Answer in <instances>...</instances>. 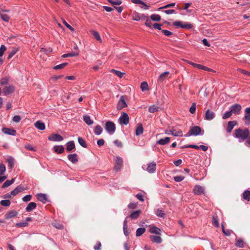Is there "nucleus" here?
Segmentation results:
<instances>
[{
    "instance_id": "29",
    "label": "nucleus",
    "mask_w": 250,
    "mask_h": 250,
    "mask_svg": "<svg viewBox=\"0 0 250 250\" xmlns=\"http://www.w3.org/2000/svg\"><path fill=\"white\" fill-rule=\"evenodd\" d=\"M37 205L34 202H30L27 206L25 210L27 212H30L36 208Z\"/></svg>"
},
{
    "instance_id": "61",
    "label": "nucleus",
    "mask_w": 250,
    "mask_h": 250,
    "mask_svg": "<svg viewBox=\"0 0 250 250\" xmlns=\"http://www.w3.org/2000/svg\"><path fill=\"white\" fill-rule=\"evenodd\" d=\"M27 225H28V223H27V222H25V221L22 222L18 223L16 224V226L17 227H19V228L25 227L27 226Z\"/></svg>"
},
{
    "instance_id": "28",
    "label": "nucleus",
    "mask_w": 250,
    "mask_h": 250,
    "mask_svg": "<svg viewBox=\"0 0 250 250\" xmlns=\"http://www.w3.org/2000/svg\"><path fill=\"white\" fill-rule=\"evenodd\" d=\"M6 161L8 163V167L10 169H12L14 165V158L12 156H8L6 159Z\"/></svg>"
},
{
    "instance_id": "21",
    "label": "nucleus",
    "mask_w": 250,
    "mask_h": 250,
    "mask_svg": "<svg viewBox=\"0 0 250 250\" xmlns=\"http://www.w3.org/2000/svg\"><path fill=\"white\" fill-rule=\"evenodd\" d=\"M144 131V128L142 124L139 123L137 125V126L135 130V135L136 136H140L143 134Z\"/></svg>"
},
{
    "instance_id": "39",
    "label": "nucleus",
    "mask_w": 250,
    "mask_h": 250,
    "mask_svg": "<svg viewBox=\"0 0 250 250\" xmlns=\"http://www.w3.org/2000/svg\"><path fill=\"white\" fill-rule=\"evenodd\" d=\"M160 108L155 105H152L148 107V111L150 113H154L159 110Z\"/></svg>"
},
{
    "instance_id": "40",
    "label": "nucleus",
    "mask_w": 250,
    "mask_h": 250,
    "mask_svg": "<svg viewBox=\"0 0 250 250\" xmlns=\"http://www.w3.org/2000/svg\"><path fill=\"white\" fill-rule=\"evenodd\" d=\"M235 245L238 248H242L244 246V242L242 239H239L236 240Z\"/></svg>"
},
{
    "instance_id": "25",
    "label": "nucleus",
    "mask_w": 250,
    "mask_h": 250,
    "mask_svg": "<svg viewBox=\"0 0 250 250\" xmlns=\"http://www.w3.org/2000/svg\"><path fill=\"white\" fill-rule=\"evenodd\" d=\"M24 188L23 187L21 186H19L11 192V194H12L13 196H15L20 192L24 190Z\"/></svg>"
},
{
    "instance_id": "49",
    "label": "nucleus",
    "mask_w": 250,
    "mask_h": 250,
    "mask_svg": "<svg viewBox=\"0 0 250 250\" xmlns=\"http://www.w3.org/2000/svg\"><path fill=\"white\" fill-rule=\"evenodd\" d=\"M68 64L67 62H64L57 65H55L53 67V69L55 70H59L63 68L65 66Z\"/></svg>"
},
{
    "instance_id": "2",
    "label": "nucleus",
    "mask_w": 250,
    "mask_h": 250,
    "mask_svg": "<svg viewBox=\"0 0 250 250\" xmlns=\"http://www.w3.org/2000/svg\"><path fill=\"white\" fill-rule=\"evenodd\" d=\"M204 134V131L202 130L201 128L199 126H193L190 127L189 131L185 135L186 137L191 136L203 135Z\"/></svg>"
},
{
    "instance_id": "62",
    "label": "nucleus",
    "mask_w": 250,
    "mask_h": 250,
    "mask_svg": "<svg viewBox=\"0 0 250 250\" xmlns=\"http://www.w3.org/2000/svg\"><path fill=\"white\" fill-rule=\"evenodd\" d=\"M32 199V195H30V194H27V195H26L25 196H24L23 198H22V200L24 202H28L29 201H30Z\"/></svg>"
},
{
    "instance_id": "52",
    "label": "nucleus",
    "mask_w": 250,
    "mask_h": 250,
    "mask_svg": "<svg viewBox=\"0 0 250 250\" xmlns=\"http://www.w3.org/2000/svg\"><path fill=\"white\" fill-rule=\"evenodd\" d=\"M0 204L3 207H8L10 206L11 202L9 200H3L0 202Z\"/></svg>"
},
{
    "instance_id": "20",
    "label": "nucleus",
    "mask_w": 250,
    "mask_h": 250,
    "mask_svg": "<svg viewBox=\"0 0 250 250\" xmlns=\"http://www.w3.org/2000/svg\"><path fill=\"white\" fill-rule=\"evenodd\" d=\"M237 124V123L236 121H229L226 129L227 132L230 133L234 126L236 125Z\"/></svg>"
},
{
    "instance_id": "23",
    "label": "nucleus",
    "mask_w": 250,
    "mask_h": 250,
    "mask_svg": "<svg viewBox=\"0 0 250 250\" xmlns=\"http://www.w3.org/2000/svg\"><path fill=\"white\" fill-rule=\"evenodd\" d=\"M150 239L153 243L156 244H160L162 242V239L159 236L150 235Z\"/></svg>"
},
{
    "instance_id": "44",
    "label": "nucleus",
    "mask_w": 250,
    "mask_h": 250,
    "mask_svg": "<svg viewBox=\"0 0 250 250\" xmlns=\"http://www.w3.org/2000/svg\"><path fill=\"white\" fill-rule=\"evenodd\" d=\"M150 19L153 21H159L161 20V16L158 14H154L151 15Z\"/></svg>"
},
{
    "instance_id": "7",
    "label": "nucleus",
    "mask_w": 250,
    "mask_h": 250,
    "mask_svg": "<svg viewBox=\"0 0 250 250\" xmlns=\"http://www.w3.org/2000/svg\"><path fill=\"white\" fill-rule=\"evenodd\" d=\"M165 133L167 135H172L175 137H182L183 136V132L181 130H179L176 131L175 130L173 129H166L165 131Z\"/></svg>"
},
{
    "instance_id": "1",
    "label": "nucleus",
    "mask_w": 250,
    "mask_h": 250,
    "mask_svg": "<svg viewBox=\"0 0 250 250\" xmlns=\"http://www.w3.org/2000/svg\"><path fill=\"white\" fill-rule=\"evenodd\" d=\"M250 131L248 129H244L238 128L236 129L234 134V136L238 139L239 142H242L246 140L249 135Z\"/></svg>"
},
{
    "instance_id": "30",
    "label": "nucleus",
    "mask_w": 250,
    "mask_h": 250,
    "mask_svg": "<svg viewBox=\"0 0 250 250\" xmlns=\"http://www.w3.org/2000/svg\"><path fill=\"white\" fill-rule=\"evenodd\" d=\"M18 214L17 211L12 210L8 212L5 215V218L9 219L12 217L16 216Z\"/></svg>"
},
{
    "instance_id": "45",
    "label": "nucleus",
    "mask_w": 250,
    "mask_h": 250,
    "mask_svg": "<svg viewBox=\"0 0 250 250\" xmlns=\"http://www.w3.org/2000/svg\"><path fill=\"white\" fill-rule=\"evenodd\" d=\"M107 1L113 6L120 5L122 3L121 0H107Z\"/></svg>"
},
{
    "instance_id": "35",
    "label": "nucleus",
    "mask_w": 250,
    "mask_h": 250,
    "mask_svg": "<svg viewBox=\"0 0 250 250\" xmlns=\"http://www.w3.org/2000/svg\"><path fill=\"white\" fill-rule=\"evenodd\" d=\"M140 213V210L133 211L131 213L130 215V217L131 219H136L139 216Z\"/></svg>"
},
{
    "instance_id": "60",
    "label": "nucleus",
    "mask_w": 250,
    "mask_h": 250,
    "mask_svg": "<svg viewBox=\"0 0 250 250\" xmlns=\"http://www.w3.org/2000/svg\"><path fill=\"white\" fill-rule=\"evenodd\" d=\"M6 170L5 165L1 163L0 164V175L3 174Z\"/></svg>"
},
{
    "instance_id": "24",
    "label": "nucleus",
    "mask_w": 250,
    "mask_h": 250,
    "mask_svg": "<svg viewBox=\"0 0 250 250\" xmlns=\"http://www.w3.org/2000/svg\"><path fill=\"white\" fill-rule=\"evenodd\" d=\"M35 127L40 130H43L45 128V124L41 121H38L35 124Z\"/></svg>"
},
{
    "instance_id": "32",
    "label": "nucleus",
    "mask_w": 250,
    "mask_h": 250,
    "mask_svg": "<svg viewBox=\"0 0 250 250\" xmlns=\"http://www.w3.org/2000/svg\"><path fill=\"white\" fill-rule=\"evenodd\" d=\"M64 147L62 146H54V150L57 154H62L64 151Z\"/></svg>"
},
{
    "instance_id": "43",
    "label": "nucleus",
    "mask_w": 250,
    "mask_h": 250,
    "mask_svg": "<svg viewBox=\"0 0 250 250\" xmlns=\"http://www.w3.org/2000/svg\"><path fill=\"white\" fill-rule=\"evenodd\" d=\"M91 34L94 36V37L97 40L100 42H102V39L101 38V37L100 36L99 33L96 31L94 30H91Z\"/></svg>"
},
{
    "instance_id": "37",
    "label": "nucleus",
    "mask_w": 250,
    "mask_h": 250,
    "mask_svg": "<svg viewBox=\"0 0 250 250\" xmlns=\"http://www.w3.org/2000/svg\"><path fill=\"white\" fill-rule=\"evenodd\" d=\"M169 72L168 71H166L161 74L158 79V81L160 83L162 82L167 78V77L169 74Z\"/></svg>"
},
{
    "instance_id": "51",
    "label": "nucleus",
    "mask_w": 250,
    "mask_h": 250,
    "mask_svg": "<svg viewBox=\"0 0 250 250\" xmlns=\"http://www.w3.org/2000/svg\"><path fill=\"white\" fill-rule=\"evenodd\" d=\"M142 17H144L145 19H146V22L145 23V25L146 26H147V27L151 28V22L149 20L148 17L147 16H146L145 15H142Z\"/></svg>"
},
{
    "instance_id": "22",
    "label": "nucleus",
    "mask_w": 250,
    "mask_h": 250,
    "mask_svg": "<svg viewBox=\"0 0 250 250\" xmlns=\"http://www.w3.org/2000/svg\"><path fill=\"white\" fill-rule=\"evenodd\" d=\"M131 2L134 4H141L143 6H145V7H141V8L145 9V10H147L148 9L149 6L147 5L145 2L142 1V0H131Z\"/></svg>"
},
{
    "instance_id": "59",
    "label": "nucleus",
    "mask_w": 250,
    "mask_h": 250,
    "mask_svg": "<svg viewBox=\"0 0 250 250\" xmlns=\"http://www.w3.org/2000/svg\"><path fill=\"white\" fill-rule=\"evenodd\" d=\"M212 224L216 228H218L219 227V224L218 219L214 216L212 217Z\"/></svg>"
},
{
    "instance_id": "19",
    "label": "nucleus",
    "mask_w": 250,
    "mask_h": 250,
    "mask_svg": "<svg viewBox=\"0 0 250 250\" xmlns=\"http://www.w3.org/2000/svg\"><path fill=\"white\" fill-rule=\"evenodd\" d=\"M67 158L73 164H76L78 162V155L76 153L68 155Z\"/></svg>"
},
{
    "instance_id": "15",
    "label": "nucleus",
    "mask_w": 250,
    "mask_h": 250,
    "mask_svg": "<svg viewBox=\"0 0 250 250\" xmlns=\"http://www.w3.org/2000/svg\"><path fill=\"white\" fill-rule=\"evenodd\" d=\"M156 164L154 162H152L147 164L146 170L149 173H153L156 171Z\"/></svg>"
},
{
    "instance_id": "17",
    "label": "nucleus",
    "mask_w": 250,
    "mask_h": 250,
    "mask_svg": "<svg viewBox=\"0 0 250 250\" xmlns=\"http://www.w3.org/2000/svg\"><path fill=\"white\" fill-rule=\"evenodd\" d=\"M245 112L244 119L246 121V124L249 125L250 124V106L245 109Z\"/></svg>"
},
{
    "instance_id": "36",
    "label": "nucleus",
    "mask_w": 250,
    "mask_h": 250,
    "mask_svg": "<svg viewBox=\"0 0 250 250\" xmlns=\"http://www.w3.org/2000/svg\"><path fill=\"white\" fill-rule=\"evenodd\" d=\"M15 181V178H12L10 180H6L3 184L1 188H6L7 187H9L10 186H11L12 184H13L14 183Z\"/></svg>"
},
{
    "instance_id": "48",
    "label": "nucleus",
    "mask_w": 250,
    "mask_h": 250,
    "mask_svg": "<svg viewBox=\"0 0 250 250\" xmlns=\"http://www.w3.org/2000/svg\"><path fill=\"white\" fill-rule=\"evenodd\" d=\"M78 141L79 143V144L83 147L86 148L87 147V145L85 142V141L82 138V137H78Z\"/></svg>"
},
{
    "instance_id": "10",
    "label": "nucleus",
    "mask_w": 250,
    "mask_h": 250,
    "mask_svg": "<svg viewBox=\"0 0 250 250\" xmlns=\"http://www.w3.org/2000/svg\"><path fill=\"white\" fill-rule=\"evenodd\" d=\"M115 163L116 165L115 166L114 169L116 171H118L121 170L123 164V159L120 156L117 157L115 159Z\"/></svg>"
},
{
    "instance_id": "3",
    "label": "nucleus",
    "mask_w": 250,
    "mask_h": 250,
    "mask_svg": "<svg viewBox=\"0 0 250 250\" xmlns=\"http://www.w3.org/2000/svg\"><path fill=\"white\" fill-rule=\"evenodd\" d=\"M104 128L109 134L112 135L115 132L116 125L113 122L108 121L106 122Z\"/></svg>"
},
{
    "instance_id": "38",
    "label": "nucleus",
    "mask_w": 250,
    "mask_h": 250,
    "mask_svg": "<svg viewBox=\"0 0 250 250\" xmlns=\"http://www.w3.org/2000/svg\"><path fill=\"white\" fill-rule=\"evenodd\" d=\"M103 128L100 125L95 126L94 132L96 135H100L103 132Z\"/></svg>"
},
{
    "instance_id": "8",
    "label": "nucleus",
    "mask_w": 250,
    "mask_h": 250,
    "mask_svg": "<svg viewBox=\"0 0 250 250\" xmlns=\"http://www.w3.org/2000/svg\"><path fill=\"white\" fill-rule=\"evenodd\" d=\"M127 106V105L125 101V97L124 96H122L117 104V109L118 110H120Z\"/></svg>"
},
{
    "instance_id": "14",
    "label": "nucleus",
    "mask_w": 250,
    "mask_h": 250,
    "mask_svg": "<svg viewBox=\"0 0 250 250\" xmlns=\"http://www.w3.org/2000/svg\"><path fill=\"white\" fill-rule=\"evenodd\" d=\"M187 62L188 64H190V65H192V66H194V67H196V68H197L198 69H202V70H207L208 71H211V69L209 68H208V67H206L205 66H204L203 65H201V64H200L195 63L193 62H192L191 61H188Z\"/></svg>"
},
{
    "instance_id": "57",
    "label": "nucleus",
    "mask_w": 250,
    "mask_h": 250,
    "mask_svg": "<svg viewBox=\"0 0 250 250\" xmlns=\"http://www.w3.org/2000/svg\"><path fill=\"white\" fill-rule=\"evenodd\" d=\"M24 147L26 149L29 150L33 151H36V149L34 147H33V146H32L30 144L25 145Z\"/></svg>"
},
{
    "instance_id": "56",
    "label": "nucleus",
    "mask_w": 250,
    "mask_h": 250,
    "mask_svg": "<svg viewBox=\"0 0 250 250\" xmlns=\"http://www.w3.org/2000/svg\"><path fill=\"white\" fill-rule=\"evenodd\" d=\"M9 82V80L7 78L4 77L2 78L0 80V85H7L8 84Z\"/></svg>"
},
{
    "instance_id": "58",
    "label": "nucleus",
    "mask_w": 250,
    "mask_h": 250,
    "mask_svg": "<svg viewBox=\"0 0 250 250\" xmlns=\"http://www.w3.org/2000/svg\"><path fill=\"white\" fill-rule=\"evenodd\" d=\"M111 71H112V72H114L117 76H118L120 78H122L124 74V73H123L119 70L112 69Z\"/></svg>"
},
{
    "instance_id": "46",
    "label": "nucleus",
    "mask_w": 250,
    "mask_h": 250,
    "mask_svg": "<svg viewBox=\"0 0 250 250\" xmlns=\"http://www.w3.org/2000/svg\"><path fill=\"white\" fill-rule=\"evenodd\" d=\"M243 196L245 200L248 201H250V191L248 190H245L243 192Z\"/></svg>"
},
{
    "instance_id": "64",
    "label": "nucleus",
    "mask_w": 250,
    "mask_h": 250,
    "mask_svg": "<svg viewBox=\"0 0 250 250\" xmlns=\"http://www.w3.org/2000/svg\"><path fill=\"white\" fill-rule=\"evenodd\" d=\"M6 50V47L3 44L1 45L0 47V57L3 55L4 51Z\"/></svg>"
},
{
    "instance_id": "31",
    "label": "nucleus",
    "mask_w": 250,
    "mask_h": 250,
    "mask_svg": "<svg viewBox=\"0 0 250 250\" xmlns=\"http://www.w3.org/2000/svg\"><path fill=\"white\" fill-rule=\"evenodd\" d=\"M170 140V139L169 137H167L165 138H162L159 139L158 142L157 144L161 145H165L167 144H168Z\"/></svg>"
},
{
    "instance_id": "9",
    "label": "nucleus",
    "mask_w": 250,
    "mask_h": 250,
    "mask_svg": "<svg viewBox=\"0 0 250 250\" xmlns=\"http://www.w3.org/2000/svg\"><path fill=\"white\" fill-rule=\"evenodd\" d=\"M15 88L13 85H9L5 86L3 88V93L5 96L12 93L15 91Z\"/></svg>"
},
{
    "instance_id": "5",
    "label": "nucleus",
    "mask_w": 250,
    "mask_h": 250,
    "mask_svg": "<svg viewBox=\"0 0 250 250\" xmlns=\"http://www.w3.org/2000/svg\"><path fill=\"white\" fill-rule=\"evenodd\" d=\"M129 118L128 114L125 112H121V115L118 119V122L121 125H127L129 123Z\"/></svg>"
},
{
    "instance_id": "41",
    "label": "nucleus",
    "mask_w": 250,
    "mask_h": 250,
    "mask_svg": "<svg viewBox=\"0 0 250 250\" xmlns=\"http://www.w3.org/2000/svg\"><path fill=\"white\" fill-rule=\"evenodd\" d=\"M79 54L78 52H71L69 53H66L62 55V57L63 58H67V57H72L77 56Z\"/></svg>"
},
{
    "instance_id": "54",
    "label": "nucleus",
    "mask_w": 250,
    "mask_h": 250,
    "mask_svg": "<svg viewBox=\"0 0 250 250\" xmlns=\"http://www.w3.org/2000/svg\"><path fill=\"white\" fill-rule=\"evenodd\" d=\"M175 6V3H174V2L170 3L167 4L164 6L159 8L158 10H160L163 9H166V8H170V7H173Z\"/></svg>"
},
{
    "instance_id": "33",
    "label": "nucleus",
    "mask_w": 250,
    "mask_h": 250,
    "mask_svg": "<svg viewBox=\"0 0 250 250\" xmlns=\"http://www.w3.org/2000/svg\"><path fill=\"white\" fill-rule=\"evenodd\" d=\"M83 120L87 125H90L93 123V120L91 119L89 115H84L83 116Z\"/></svg>"
},
{
    "instance_id": "11",
    "label": "nucleus",
    "mask_w": 250,
    "mask_h": 250,
    "mask_svg": "<svg viewBox=\"0 0 250 250\" xmlns=\"http://www.w3.org/2000/svg\"><path fill=\"white\" fill-rule=\"evenodd\" d=\"M193 192L196 195H199L201 194H204L205 192V188L204 187L199 186L196 185L194 186L193 189Z\"/></svg>"
},
{
    "instance_id": "13",
    "label": "nucleus",
    "mask_w": 250,
    "mask_h": 250,
    "mask_svg": "<svg viewBox=\"0 0 250 250\" xmlns=\"http://www.w3.org/2000/svg\"><path fill=\"white\" fill-rule=\"evenodd\" d=\"M215 116V113L212 111L208 109L206 111L204 119L207 121H210L213 120Z\"/></svg>"
},
{
    "instance_id": "26",
    "label": "nucleus",
    "mask_w": 250,
    "mask_h": 250,
    "mask_svg": "<svg viewBox=\"0 0 250 250\" xmlns=\"http://www.w3.org/2000/svg\"><path fill=\"white\" fill-rule=\"evenodd\" d=\"M149 231L151 233L156 234L157 235H160L161 230L156 226H153L151 227L149 230Z\"/></svg>"
},
{
    "instance_id": "27",
    "label": "nucleus",
    "mask_w": 250,
    "mask_h": 250,
    "mask_svg": "<svg viewBox=\"0 0 250 250\" xmlns=\"http://www.w3.org/2000/svg\"><path fill=\"white\" fill-rule=\"evenodd\" d=\"M75 148L74 142L73 141H69L66 144V150L67 152H70L72 150Z\"/></svg>"
},
{
    "instance_id": "34",
    "label": "nucleus",
    "mask_w": 250,
    "mask_h": 250,
    "mask_svg": "<svg viewBox=\"0 0 250 250\" xmlns=\"http://www.w3.org/2000/svg\"><path fill=\"white\" fill-rule=\"evenodd\" d=\"M19 48L17 47H13L11 50L9 51L8 59H10L12 58L15 54L18 51Z\"/></svg>"
},
{
    "instance_id": "63",
    "label": "nucleus",
    "mask_w": 250,
    "mask_h": 250,
    "mask_svg": "<svg viewBox=\"0 0 250 250\" xmlns=\"http://www.w3.org/2000/svg\"><path fill=\"white\" fill-rule=\"evenodd\" d=\"M196 111V104L195 103H192L191 107L189 108V112L191 114L195 113Z\"/></svg>"
},
{
    "instance_id": "53",
    "label": "nucleus",
    "mask_w": 250,
    "mask_h": 250,
    "mask_svg": "<svg viewBox=\"0 0 250 250\" xmlns=\"http://www.w3.org/2000/svg\"><path fill=\"white\" fill-rule=\"evenodd\" d=\"M155 213L157 216L161 218H164L165 215V214L164 213L163 211L160 209H156Z\"/></svg>"
},
{
    "instance_id": "42",
    "label": "nucleus",
    "mask_w": 250,
    "mask_h": 250,
    "mask_svg": "<svg viewBox=\"0 0 250 250\" xmlns=\"http://www.w3.org/2000/svg\"><path fill=\"white\" fill-rule=\"evenodd\" d=\"M146 231L145 228H139L136 230V236L139 237L141 236Z\"/></svg>"
},
{
    "instance_id": "50",
    "label": "nucleus",
    "mask_w": 250,
    "mask_h": 250,
    "mask_svg": "<svg viewBox=\"0 0 250 250\" xmlns=\"http://www.w3.org/2000/svg\"><path fill=\"white\" fill-rule=\"evenodd\" d=\"M0 15L1 19L5 21V22H8L9 21L10 17L6 14H3L2 13H1L0 11Z\"/></svg>"
},
{
    "instance_id": "6",
    "label": "nucleus",
    "mask_w": 250,
    "mask_h": 250,
    "mask_svg": "<svg viewBox=\"0 0 250 250\" xmlns=\"http://www.w3.org/2000/svg\"><path fill=\"white\" fill-rule=\"evenodd\" d=\"M229 109L232 114L238 115L241 112L242 106L238 104H234L229 107Z\"/></svg>"
},
{
    "instance_id": "12",
    "label": "nucleus",
    "mask_w": 250,
    "mask_h": 250,
    "mask_svg": "<svg viewBox=\"0 0 250 250\" xmlns=\"http://www.w3.org/2000/svg\"><path fill=\"white\" fill-rule=\"evenodd\" d=\"M48 140L54 142H60L63 140V137L58 134H52L48 137Z\"/></svg>"
},
{
    "instance_id": "47",
    "label": "nucleus",
    "mask_w": 250,
    "mask_h": 250,
    "mask_svg": "<svg viewBox=\"0 0 250 250\" xmlns=\"http://www.w3.org/2000/svg\"><path fill=\"white\" fill-rule=\"evenodd\" d=\"M141 88L142 91L148 90V86L147 83L146 82H142L141 84Z\"/></svg>"
},
{
    "instance_id": "18",
    "label": "nucleus",
    "mask_w": 250,
    "mask_h": 250,
    "mask_svg": "<svg viewBox=\"0 0 250 250\" xmlns=\"http://www.w3.org/2000/svg\"><path fill=\"white\" fill-rule=\"evenodd\" d=\"M2 131L5 134L15 136L16 134V131L14 129L9 128L3 127L2 128Z\"/></svg>"
},
{
    "instance_id": "55",
    "label": "nucleus",
    "mask_w": 250,
    "mask_h": 250,
    "mask_svg": "<svg viewBox=\"0 0 250 250\" xmlns=\"http://www.w3.org/2000/svg\"><path fill=\"white\" fill-rule=\"evenodd\" d=\"M232 115V113L230 112V110L227 111L223 115L222 118L224 120L227 119L231 116Z\"/></svg>"
},
{
    "instance_id": "16",
    "label": "nucleus",
    "mask_w": 250,
    "mask_h": 250,
    "mask_svg": "<svg viewBox=\"0 0 250 250\" xmlns=\"http://www.w3.org/2000/svg\"><path fill=\"white\" fill-rule=\"evenodd\" d=\"M36 196L38 200L43 204L46 203L47 201V197L45 194L38 193Z\"/></svg>"
},
{
    "instance_id": "4",
    "label": "nucleus",
    "mask_w": 250,
    "mask_h": 250,
    "mask_svg": "<svg viewBox=\"0 0 250 250\" xmlns=\"http://www.w3.org/2000/svg\"><path fill=\"white\" fill-rule=\"evenodd\" d=\"M173 25L177 27H180L184 29H191L193 25L189 22H184L182 21H177L173 22Z\"/></svg>"
}]
</instances>
